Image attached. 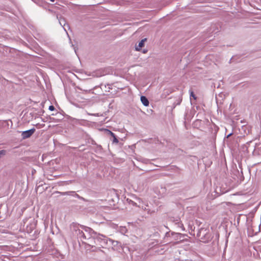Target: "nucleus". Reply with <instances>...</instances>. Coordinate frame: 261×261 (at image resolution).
I'll list each match as a JSON object with an SVG mask.
<instances>
[{"mask_svg":"<svg viewBox=\"0 0 261 261\" xmlns=\"http://www.w3.org/2000/svg\"><path fill=\"white\" fill-rule=\"evenodd\" d=\"M80 227L82 229L84 230V235L83 240L87 241L85 243L87 244L90 246V244L93 243L94 237L96 236V232L89 227H87L84 225H80Z\"/></svg>","mask_w":261,"mask_h":261,"instance_id":"1","label":"nucleus"},{"mask_svg":"<svg viewBox=\"0 0 261 261\" xmlns=\"http://www.w3.org/2000/svg\"><path fill=\"white\" fill-rule=\"evenodd\" d=\"M96 236L93 239V243L90 244V246L94 247L96 245H99L103 247L108 244V239L106 236L97 232Z\"/></svg>","mask_w":261,"mask_h":261,"instance_id":"2","label":"nucleus"},{"mask_svg":"<svg viewBox=\"0 0 261 261\" xmlns=\"http://www.w3.org/2000/svg\"><path fill=\"white\" fill-rule=\"evenodd\" d=\"M73 230L75 231L77 237L81 239L82 240H83V239L84 235V230L81 228L80 225L79 224H73Z\"/></svg>","mask_w":261,"mask_h":261,"instance_id":"3","label":"nucleus"},{"mask_svg":"<svg viewBox=\"0 0 261 261\" xmlns=\"http://www.w3.org/2000/svg\"><path fill=\"white\" fill-rule=\"evenodd\" d=\"M35 132V129L34 128H31L30 129L23 131L21 133V136L23 139H27L30 137Z\"/></svg>","mask_w":261,"mask_h":261,"instance_id":"4","label":"nucleus"},{"mask_svg":"<svg viewBox=\"0 0 261 261\" xmlns=\"http://www.w3.org/2000/svg\"><path fill=\"white\" fill-rule=\"evenodd\" d=\"M36 226V222L33 220L29 225L27 226L26 231L28 233H31L33 230L35 229Z\"/></svg>","mask_w":261,"mask_h":261,"instance_id":"5","label":"nucleus"},{"mask_svg":"<svg viewBox=\"0 0 261 261\" xmlns=\"http://www.w3.org/2000/svg\"><path fill=\"white\" fill-rule=\"evenodd\" d=\"M34 2L38 6H42L43 8H44V9H47V8H48V10L51 11L50 9V8L51 6L49 4H48L47 3H46L45 1H34Z\"/></svg>","mask_w":261,"mask_h":261,"instance_id":"6","label":"nucleus"},{"mask_svg":"<svg viewBox=\"0 0 261 261\" xmlns=\"http://www.w3.org/2000/svg\"><path fill=\"white\" fill-rule=\"evenodd\" d=\"M106 132H107V134L108 135H110L112 137V138H113L112 142L113 143L117 144L119 142V141L117 139V138L114 133H113L112 132H111V130H110L109 129H106Z\"/></svg>","mask_w":261,"mask_h":261,"instance_id":"7","label":"nucleus"},{"mask_svg":"<svg viewBox=\"0 0 261 261\" xmlns=\"http://www.w3.org/2000/svg\"><path fill=\"white\" fill-rule=\"evenodd\" d=\"M211 239V234L207 232L203 234V236L201 237V241L204 243L208 242Z\"/></svg>","mask_w":261,"mask_h":261,"instance_id":"8","label":"nucleus"},{"mask_svg":"<svg viewBox=\"0 0 261 261\" xmlns=\"http://www.w3.org/2000/svg\"><path fill=\"white\" fill-rule=\"evenodd\" d=\"M146 40V39H142L138 43L137 45H136L135 48L137 51H139L141 50V48L144 46V42Z\"/></svg>","mask_w":261,"mask_h":261,"instance_id":"9","label":"nucleus"},{"mask_svg":"<svg viewBox=\"0 0 261 261\" xmlns=\"http://www.w3.org/2000/svg\"><path fill=\"white\" fill-rule=\"evenodd\" d=\"M62 195H71L73 196H75L79 198H81V197L78 194L75 193V192L74 191H68V192H63V193H62Z\"/></svg>","mask_w":261,"mask_h":261,"instance_id":"10","label":"nucleus"},{"mask_svg":"<svg viewBox=\"0 0 261 261\" xmlns=\"http://www.w3.org/2000/svg\"><path fill=\"white\" fill-rule=\"evenodd\" d=\"M57 18H58V20H59V23H60V25H61V26H62V27H63V29H64V30L66 32H67V31H66V28H64V26H65V24H66V21H65V19L64 18L62 17L61 16H60V17L59 18V17H58V16H57Z\"/></svg>","mask_w":261,"mask_h":261,"instance_id":"11","label":"nucleus"},{"mask_svg":"<svg viewBox=\"0 0 261 261\" xmlns=\"http://www.w3.org/2000/svg\"><path fill=\"white\" fill-rule=\"evenodd\" d=\"M140 99L142 103L144 106L147 107L149 106V102L145 96H141Z\"/></svg>","mask_w":261,"mask_h":261,"instance_id":"12","label":"nucleus"},{"mask_svg":"<svg viewBox=\"0 0 261 261\" xmlns=\"http://www.w3.org/2000/svg\"><path fill=\"white\" fill-rule=\"evenodd\" d=\"M83 121H85V120H83V119H77L75 118H73L71 120V122L73 124H82V122Z\"/></svg>","mask_w":261,"mask_h":261,"instance_id":"13","label":"nucleus"},{"mask_svg":"<svg viewBox=\"0 0 261 261\" xmlns=\"http://www.w3.org/2000/svg\"><path fill=\"white\" fill-rule=\"evenodd\" d=\"M119 231L122 234H124L125 233H126L127 232V230L126 227H125V226H120L119 227Z\"/></svg>","mask_w":261,"mask_h":261,"instance_id":"14","label":"nucleus"},{"mask_svg":"<svg viewBox=\"0 0 261 261\" xmlns=\"http://www.w3.org/2000/svg\"><path fill=\"white\" fill-rule=\"evenodd\" d=\"M244 2H245V3H246V2H247V3L249 4L251 6L253 7L254 8L255 7V6H253V3H256V1H251V3H250V1H244Z\"/></svg>","mask_w":261,"mask_h":261,"instance_id":"15","label":"nucleus"},{"mask_svg":"<svg viewBox=\"0 0 261 261\" xmlns=\"http://www.w3.org/2000/svg\"><path fill=\"white\" fill-rule=\"evenodd\" d=\"M6 151L5 150H0V158L2 155H5L6 154Z\"/></svg>","mask_w":261,"mask_h":261,"instance_id":"16","label":"nucleus"},{"mask_svg":"<svg viewBox=\"0 0 261 261\" xmlns=\"http://www.w3.org/2000/svg\"><path fill=\"white\" fill-rule=\"evenodd\" d=\"M181 101V99L179 98V99L177 101L176 104H175V103H174V107H175L176 105H180Z\"/></svg>","mask_w":261,"mask_h":261,"instance_id":"17","label":"nucleus"},{"mask_svg":"<svg viewBox=\"0 0 261 261\" xmlns=\"http://www.w3.org/2000/svg\"><path fill=\"white\" fill-rule=\"evenodd\" d=\"M190 96H191V97H193V98H194V99H196V96L194 95V93H193V91H191V93H190Z\"/></svg>","mask_w":261,"mask_h":261,"instance_id":"18","label":"nucleus"},{"mask_svg":"<svg viewBox=\"0 0 261 261\" xmlns=\"http://www.w3.org/2000/svg\"><path fill=\"white\" fill-rule=\"evenodd\" d=\"M48 109H49L50 111H53L55 110V107H54V106L51 105V106H50L49 107Z\"/></svg>","mask_w":261,"mask_h":261,"instance_id":"19","label":"nucleus"},{"mask_svg":"<svg viewBox=\"0 0 261 261\" xmlns=\"http://www.w3.org/2000/svg\"><path fill=\"white\" fill-rule=\"evenodd\" d=\"M129 203L132 204L133 205H136V203L132 200H130Z\"/></svg>","mask_w":261,"mask_h":261,"instance_id":"20","label":"nucleus"},{"mask_svg":"<svg viewBox=\"0 0 261 261\" xmlns=\"http://www.w3.org/2000/svg\"><path fill=\"white\" fill-rule=\"evenodd\" d=\"M206 231V230H205V229H201L200 230V231H199V236H200V235H201V234L202 233V231Z\"/></svg>","mask_w":261,"mask_h":261,"instance_id":"21","label":"nucleus"},{"mask_svg":"<svg viewBox=\"0 0 261 261\" xmlns=\"http://www.w3.org/2000/svg\"><path fill=\"white\" fill-rule=\"evenodd\" d=\"M88 114L90 115H93V116H98V114H89V113H88Z\"/></svg>","mask_w":261,"mask_h":261,"instance_id":"22","label":"nucleus"},{"mask_svg":"<svg viewBox=\"0 0 261 261\" xmlns=\"http://www.w3.org/2000/svg\"><path fill=\"white\" fill-rule=\"evenodd\" d=\"M231 135H232V133L229 134V135H227V138L229 137Z\"/></svg>","mask_w":261,"mask_h":261,"instance_id":"23","label":"nucleus"},{"mask_svg":"<svg viewBox=\"0 0 261 261\" xmlns=\"http://www.w3.org/2000/svg\"><path fill=\"white\" fill-rule=\"evenodd\" d=\"M172 92L171 91H169V92H167V94H169V93H171Z\"/></svg>","mask_w":261,"mask_h":261,"instance_id":"24","label":"nucleus"},{"mask_svg":"<svg viewBox=\"0 0 261 261\" xmlns=\"http://www.w3.org/2000/svg\"><path fill=\"white\" fill-rule=\"evenodd\" d=\"M256 9H258V10H260V8H257V7H256Z\"/></svg>","mask_w":261,"mask_h":261,"instance_id":"25","label":"nucleus"},{"mask_svg":"<svg viewBox=\"0 0 261 261\" xmlns=\"http://www.w3.org/2000/svg\"><path fill=\"white\" fill-rule=\"evenodd\" d=\"M143 53H146V51H145V50H144V51H143Z\"/></svg>","mask_w":261,"mask_h":261,"instance_id":"26","label":"nucleus"}]
</instances>
